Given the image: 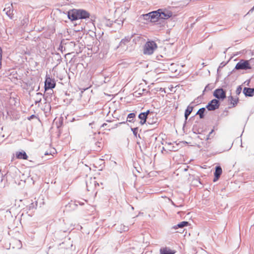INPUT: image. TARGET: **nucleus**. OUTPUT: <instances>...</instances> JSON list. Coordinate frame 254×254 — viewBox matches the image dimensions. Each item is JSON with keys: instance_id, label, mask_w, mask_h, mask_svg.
<instances>
[{"instance_id": "1", "label": "nucleus", "mask_w": 254, "mask_h": 254, "mask_svg": "<svg viewBox=\"0 0 254 254\" xmlns=\"http://www.w3.org/2000/svg\"><path fill=\"white\" fill-rule=\"evenodd\" d=\"M90 13L85 10L72 9L67 12V17L71 21L89 18Z\"/></svg>"}, {"instance_id": "2", "label": "nucleus", "mask_w": 254, "mask_h": 254, "mask_svg": "<svg viewBox=\"0 0 254 254\" xmlns=\"http://www.w3.org/2000/svg\"><path fill=\"white\" fill-rule=\"evenodd\" d=\"M157 48L156 44L154 41H149L145 44L143 53L145 55H151L154 50Z\"/></svg>"}, {"instance_id": "3", "label": "nucleus", "mask_w": 254, "mask_h": 254, "mask_svg": "<svg viewBox=\"0 0 254 254\" xmlns=\"http://www.w3.org/2000/svg\"><path fill=\"white\" fill-rule=\"evenodd\" d=\"M251 68L249 61L241 60L236 64L235 69L237 70H247L251 69Z\"/></svg>"}, {"instance_id": "4", "label": "nucleus", "mask_w": 254, "mask_h": 254, "mask_svg": "<svg viewBox=\"0 0 254 254\" xmlns=\"http://www.w3.org/2000/svg\"><path fill=\"white\" fill-rule=\"evenodd\" d=\"M56 86V81L54 79L50 77L49 75H46L45 81V90L54 88Z\"/></svg>"}, {"instance_id": "5", "label": "nucleus", "mask_w": 254, "mask_h": 254, "mask_svg": "<svg viewBox=\"0 0 254 254\" xmlns=\"http://www.w3.org/2000/svg\"><path fill=\"white\" fill-rule=\"evenodd\" d=\"M213 96L217 99L223 100L226 98V91L222 88H218L215 90Z\"/></svg>"}, {"instance_id": "6", "label": "nucleus", "mask_w": 254, "mask_h": 254, "mask_svg": "<svg viewBox=\"0 0 254 254\" xmlns=\"http://www.w3.org/2000/svg\"><path fill=\"white\" fill-rule=\"evenodd\" d=\"M220 106L219 101L217 99H213L208 103L206 108L208 111H214L219 108Z\"/></svg>"}, {"instance_id": "7", "label": "nucleus", "mask_w": 254, "mask_h": 254, "mask_svg": "<svg viewBox=\"0 0 254 254\" xmlns=\"http://www.w3.org/2000/svg\"><path fill=\"white\" fill-rule=\"evenodd\" d=\"M96 185L99 186L95 181V179H90L89 181L86 182V188L88 191H94Z\"/></svg>"}, {"instance_id": "8", "label": "nucleus", "mask_w": 254, "mask_h": 254, "mask_svg": "<svg viewBox=\"0 0 254 254\" xmlns=\"http://www.w3.org/2000/svg\"><path fill=\"white\" fill-rule=\"evenodd\" d=\"M158 10H160L159 14L160 15V16H159V19H167L172 16V13L171 11L163 10L161 9H159Z\"/></svg>"}, {"instance_id": "9", "label": "nucleus", "mask_w": 254, "mask_h": 254, "mask_svg": "<svg viewBox=\"0 0 254 254\" xmlns=\"http://www.w3.org/2000/svg\"><path fill=\"white\" fill-rule=\"evenodd\" d=\"M160 11V10H157L149 13V14L150 15V17L151 22H155L159 20V16H160V15L159 14Z\"/></svg>"}, {"instance_id": "10", "label": "nucleus", "mask_w": 254, "mask_h": 254, "mask_svg": "<svg viewBox=\"0 0 254 254\" xmlns=\"http://www.w3.org/2000/svg\"><path fill=\"white\" fill-rule=\"evenodd\" d=\"M103 146V144L102 142V139L100 141L95 142L92 145V148L93 150L95 151H99L101 150Z\"/></svg>"}, {"instance_id": "11", "label": "nucleus", "mask_w": 254, "mask_h": 254, "mask_svg": "<svg viewBox=\"0 0 254 254\" xmlns=\"http://www.w3.org/2000/svg\"><path fill=\"white\" fill-rule=\"evenodd\" d=\"M222 172V170L221 167L220 166H216L214 172V179L213 180L214 182L216 181L218 179V178L220 177Z\"/></svg>"}, {"instance_id": "12", "label": "nucleus", "mask_w": 254, "mask_h": 254, "mask_svg": "<svg viewBox=\"0 0 254 254\" xmlns=\"http://www.w3.org/2000/svg\"><path fill=\"white\" fill-rule=\"evenodd\" d=\"M243 93L246 96L252 97L254 95V88L245 87L243 90Z\"/></svg>"}, {"instance_id": "13", "label": "nucleus", "mask_w": 254, "mask_h": 254, "mask_svg": "<svg viewBox=\"0 0 254 254\" xmlns=\"http://www.w3.org/2000/svg\"><path fill=\"white\" fill-rule=\"evenodd\" d=\"M15 155L16 158L18 159L27 160L28 157L26 152L24 151L16 152Z\"/></svg>"}, {"instance_id": "14", "label": "nucleus", "mask_w": 254, "mask_h": 254, "mask_svg": "<svg viewBox=\"0 0 254 254\" xmlns=\"http://www.w3.org/2000/svg\"><path fill=\"white\" fill-rule=\"evenodd\" d=\"M175 251L167 247L161 248L160 250V254H175Z\"/></svg>"}, {"instance_id": "15", "label": "nucleus", "mask_w": 254, "mask_h": 254, "mask_svg": "<svg viewBox=\"0 0 254 254\" xmlns=\"http://www.w3.org/2000/svg\"><path fill=\"white\" fill-rule=\"evenodd\" d=\"M138 118L140 119L139 124L141 125H143L146 123L148 117H146V114L144 113H141L138 115Z\"/></svg>"}, {"instance_id": "16", "label": "nucleus", "mask_w": 254, "mask_h": 254, "mask_svg": "<svg viewBox=\"0 0 254 254\" xmlns=\"http://www.w3.org/2000/svg\"><path fill=\"white\" fill-rule=\"evenodd\" d=\"M116 229L118 231L120 232L121 233L123 232H126L128 230V228L127 226H126L123 224H120L116 225Z\"/></svg>"}, {"instance_id": "17", "label": "nucleus", "mask_w": 254, "mask_h": 254, "mask_svg": "<svg viewBox=\"0 0 254 254\" xmlns=\"http://www.w3.org/2000/svg\"><path fill=\"white\" fill-rule=\"evenodd\" d=\"M189 224V222L187 221H182L177 225L174 226L172 229L176 230L178 228H183L184 227L187 226Z\"/></svg>"}, {"instance_id": "18", "label": "nucleus", "mask_w": 254, "mask_h": 254, "mask_svg": "<svg viewBox=\"0 0 254 254\" xmlns=\"http://www.w3.org/2000/svg\"><path fill=\"white\" fill-rule=\"evenodd\" d=\"M193 110V107L190 106H188L187 108L186 109L185 113V117L186 120H187L188 118V117L190 116V113L192 112Z\"/></svg>"}, {"instance_id": "19", "label": "nucleus", "mask_w": 254, "mask_h": 254, "mask_svg": "<svg viewBox=\"0 0 254 254\" xmlns=\"http://www.w3.org/2000/svg\"><path fill=\"white\" fill-rule=\"evenodd\" d=\"M238 98L234 99L233 96H230L228 97V101H230L231 104H232V107H235L238 103Z\"/></svg>"}, {"instance_id": "20", "label": "nucleus", "mask_w": 254, "mask_h": 254, "mask_svg": "<svg viewBox=\"0 0 254 254\" xmlns=\"http://www.w3.org/2000/svg\"><path fill=\"white\" fill-rule=\"evenodd\" d=\"M135 113H129L127 117V121L133 123L135 121Z\"/></svg>"}, {"instance_id": "21", "label": "nucleus", "mask_w": 254, "mask_h": 254, "mask_svg": "<svg viewBox=\"0 0 254 254\" xmlns=\"http://www.w3.org/2000/svg\"><path fill=\"white\" fill-rule=\"evenodd\" d=\"M131 39V37L127 36L123 39L120 43V46H122L123 45H126L127 43L129 42Z\"/></svg>"}, {"instance_id": "22", "label": "nucleus", "mask_w": 254, "mask_h": 254, "mask_svg": "<svg viewBox=\"0 0 254 254\" xmlns=\"http://www.w3.org/2000/svg\"><path fill=\"white\" fill-rule=\"evenodd\" d=\"M205 111V108H201L198 110L196 113V115H199L200 119H203L204 117V113Z\"/></svg>"}, {"instance_id": "23", "label": "nucleus", "mask_w": 254, "mask_h": 254, "mask_svg": "<svg viewBox=\"0 0 254 254\" xmlns=\"http://www.w3.org/2000/svg\"><path fill=\"white\" fill-rule=\"evenodd\" d=\"M148 120L146 121L147 122V123L148 124V125H154V128H156L157 127V126H158V124L157 123V119L156 118L155 120L156 121H151L150 119H149L148 118Z\"/></svg>"}, {"instance_id": "24", "label": "nucleus", "mask_w": 254, "mask_h": 254, "mask_svg": "<svg viewBox=\"0 0 254 254\" xmlns=\"http://www.w3.org/2000/svg\"><path fill=\"white\" fill-rule=\"evenodd\" d=\"M4 11H6L5 13L6 15L10 17L11 19L12 18V11H11L10 7L5 8L3 9Z\"/></svg>"}, {"instance_id": "25", "label": "nucleus", "mask_w": 254, "mask_h": 254, "mask_svg": "<svg viewBox=\"0 0 254 254\" xmlns=\"http://www.w3.org/2000/svg\"><path fill=\"white\" fill-rule=\"evenodd\" d=\"M43 96L42 94L39 92L36 93V100L35 102V104L40 103L41 101V97Z\"/></svg>"}, {"instance_id": "26", "label": "nucleus", "mask_w": 254, "mask_h": 254, "mask_svg": "<svg viewBox=\"0 0 254 254\" xmlns=\"http://www.w3.org/2000/svg\"><path fill=\"white\" fill-rule=\"evenodd\" d=\"M37 206V202H33L31 203L29 206V210H33L35 209Z\"/></svg>"}, {"instance_id": "27", "label": "nucleus", "mask_w": 254, "mask_h": 254, "mask_svg": "<svg viewBox=\"0 0 254 254\" xmlns=\"http://www.w3.org/2000/svg\"><path fill=\"white\" fill-rule=\"evenodd\" d=\"M212 88H213L212 86V85H211L210 84H207V85L205 86V88H204V90L203 91V92L204 93V92H205V91H210V90H212Z\"/></svg>"}, {"instance_id": "28", "label": "nucleus", "mask_w": 254, "mask_h": 254, "mask_svg": "<svg viewBox=\"0 0 254 254\" xmlns=\"http://www.w3.org/2000/svg\"><path fill=\"white\" fill-rule=\"evenodd\" d=\"M77 203H78L79 205H83L84 203V202H80L79 201H75V202H72V201H71V202H70L69 203V204L70 205V206L72 205H76L77 206Z\"/></svg>"}, {"instance_id": "29", "label": "nucleus", "mask_w": 254, "mask_h": 254, "mask_svg": "<svg viewBox=\"0 0 254 254\" xmlns=\"http://www.w3.org/2000/svg\"><path fill=\"white\" fill-rule=\"evenodd\" d=\"M150 14H149V13H147V14H143L142 15V16L143 17V19L146 20H147V21H150Z\"/></svg>"}, {"instance_id": "30", "label": "nucleus", "mask_w": 254, "mask_h": 254, "mask_svg": "<svg viewBox=\"0 0 254 254\" xmlns=\"http://www.w3.org/2000/svg\"><path fill=\"white\" fill-rule=\"evenodd\" d=\"M131 129L134 135L136 136L137 133V131H138V127L131 128Z\"/></svg>"}, {"instance_id": "31", "label": "nucleus", "mask_w": 254, "mask_h": 254, "mask_svg": "<svg viewBox=\"0 0 254 254\" xmlns=\"http://www.w3.org/2000/svg\"><path fill=\"white\" fill-rule=\"evenodd\" d=\"M242 91V88L240 86H238L236 89V93L237 95H239Z\"/></svg>"}, {"instance_id": "32", "label": "nucleus", "mask_w": 254, "mask_h": 254, "mask_svg": "<svg viewBox=\"0 0 254 254\" xmlns=\"http://www.w3.org/2000/svg\"><path fill=\"white\" fill-rule=\"evenodd\" d=\"M213 132V130L212 129V130H211V131L209 132V134H208V135H207V137H206V140H208V139L210 138V136L211 134H212Z\"/></svg>"}, {"instance_id": "33", "label": "nucleus", "mask_w": 254, "mask_h": 254, "mask_svg": "<svg viewBox=\"0 0 254 254\" xmlns=\"http://www.w3.org/2000/svg\"><path fill=\"white\" fill-rule=\"evenodd\" d=\"M213 132V130L212 129V130H211V131L209 132V134H208V135H207V137H206V140H208V139L210 138V136L211 134H212Z\"/></svg>"}, {"instance_id": "34", "label": "nucleus", "mask_w": 254, "mask_h": 254, "mask_svg": "<svg viewBox=\"0 0 254 254\" xmlns=\"http://www.w3.org/2000/svg\"><path fill=\"white\" fill-rule=\"evenodd\" d=\"M254 11V6L249 10V11L248 12V14L250 13H252L253 12V11Z\"/></svg>"}, {"instance_id": "35", "label": "nucleus", "mask_w": 254, "mask_h": 254, "mask_svg": "<svg viewBox=\"0 0 254 254\" xmlns=\"http://www.w3.org/2000/svg\"><path fill=\"white\" fill-rule=\"evenodd\" d=\"M35 117H36V116L34 115H32L30 116L28 119V120H30L31 119H33Z\"/></svg>"}, {"instance_id": "36", "label": "nucleus", "mask_w": 254, "mask_h": 254, "mask_svg": "<svg viewBox=\"0 0 254 254\" xmlns=\"http://www.w3.org/2000/svg\"><path fill=\"white\" fill-rule=\"evenodd\" d=\"M144 113L146 114V117H148V114L150 113V111L148 110L145 112H143Z\"/></svg>"}, {"instance_id": "37", "label": "nucleus", "mask_w": 254, "mask_h": 254, "mask_svg": "<svg viewBox=\"0 0 254 254\" xmlns=\"http://www.w3.org/2000/svg\"><path fill=\"white\" fill-rule=\"evenodd\" d=\"M107 125V124L106 123H104L102 125V127H105V126H106Z\"/></svg>"}, {"instance_id": "38", "label": "nucleus", "mask_w": 254, "mask_h": 254, "mask_svg": "<svg viewBox=\"0 0 254 254\" xmlns=\"http://www.w3.org/2000/svg\"><path fill=\"white\" fill-rule=\"evenodd\" d=\"M223 64V63H222L220 64V65L219 66V68H220V67H222L223 66H224V64Z\"/></svg>"}, {"instance_id": "39", "label": "nucleus", "mask_w": 254, "mask_h": 254, "mask_svg": "<svg viewBox=\"0 0 254 254\" xmlns=\"http://www.w3.org/2000/svg\"><path fill=\"white\" fill-rule=\"evenodd\" d=\"M160 91H162V92H163V91H164V92L165 93V89H163V88H160Z\"/></svg>"}, {"instance_id": "40", "label": "nucleus", "mask_w": 254, "mask_h": 254, "mask_svg": "<svg viewBox=\"0 0 254 254\" xmlns=\"http://www.w3.org/2000/svg\"><path fill=\"white\" fill-rule=\"evenodd\" d=\"M63 47L62 46H60V49H61V51H62Z\"/></svg>"}, {"instance_id": "41", "label": "nucleus", "mask_w": 254, "mask_h": 254, "mask_svg": "<svg viewBox=\"0 0 254 254\" xmlns=\"http://www.w3.org/2000/svg\"><path fill=\"white\" fill-rule=\"evenodd\" d=\"M63 47L62 46H60V49H61V51H62Z\"/></svg>"}, {"instance_id": "42", "label": "nucleus", "mask_w": 254, "mask_h": 254, "mask_svg": "<svg viewBox=\"0 0 254 254\" xmlns=\"http://www.w3.org/2000/svg\"><path fill=\"white\" fill-rule=\"evenodd\" d=\"M63 47L62 46H60V49H61V51H62Z\"/></svg>"}, {"instance_id": "43", "label": "nucleus", "mask_w": 254, "mask_h": 254, "mask_svg": "<svg viewBox=\"0 0 254 254\" xmlns=\"http://www.w3.org/2000/svg\"><path fill=\"white\" fill-rule=\"evenodd\" d=\"M43 97L45 98V100H47V99H46V97H45V96H44V95H43Z\"/></svg>"}, {"instance_id": "44", "label": "nucleus", "mask_w": 254, "mask_h": 254, "mask_svg": "<svg viewBox=\"0 0 254 254\" xmlns=\"http://www.w3.org/2000/svg\"><path fill=\"white\" fill-rule=\"evenodd\" d=\"M58 56H59L60 58H61V57L60 56V55H58Z\"/></svg>"}, {"instance_id": "45", "label": "nucleus", "mask_w": 254, "mask_h": 254, "mask_svg": "<svg viewBox=\"0 0 254 254\" xmlns=\"http://www.w3.org/2000/svg\"><path fill=\"white\" fill-rule=\"evenodd\" d=\"M58 56H59L60 58H61V57L60 56V55H58Z\"/></svg>"}, {"instance_id": "46", "label": "nucleus", "mask_w": 254, "mask_h": 254, "mask_svg": "<svg viewBox=\"0 0 254 254\" xmlns=\"http://www.w3.org/2000/svg\"><path fill=\"white\" fill-rule=\"evenodd\" d=\"M58 56H59L60 58H61V57L60 56V55H58Z\"/></svg>"}, {"instance_id": "47", "label": "nucleus", "mask_w": 254, "mask_h": 254, "mask_svg": "<svg viewBox=\"0 0 254 254\" xmlns=\"http://www.w3.org/2000/svg\"><path fill=\"white\" fill-rule=\"evenodd\" d=\"M198 137H199V138H200V139H202V138H201L200 136H198Z\"/></svg>"}]
</instances>
